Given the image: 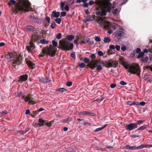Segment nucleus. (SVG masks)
Returning <instances> with one entry per match:
<instances>
[{"label": "nucleus", "instance_id": "1", "mask_svg": "<svg viewBox=\"0 0 152 152\" xmlns=\"http://www.w3.org/2000/svg\"><path fill=\"white\" fill-rule=\"evenodd\" d=\"M16 3L15 10L17 13L19 12L20 14H22L23 12H29L30 10L31 11V9L30 7V5L28 3H25L24 1L21 0H19L16 3L15 0H10L8 3V4L11 5H14Z\"/></svg>", "mask_w": 152, "mask_h": 152}, {"label": "nucleus", "instance_id": "2", "mask_svg": "<svg viewBox=\"0 0 152 152\" xmlns=\"http://www.w3.org/2000/svg\"><path fill=\"white\" fill-rule=\"evenodd\" d=\"M107 18V17H104V19L102 17H99L97 20V22L101 28H110V22L106 20Z\"/></svg>", "mask_w": 152, "mask_h": 152}, {"label": "nucleus", "instance_id": "3", "mask_svg": "<svg viewBox=\"0 0 152 152\" xmlns=\"http://www.w3.org/2000/svg\"><path fill=\"white\" fill-rule=\"evenodd\" d=\"M125 35V33L121 30L116 31L113 34V36L117 37L119 40L123 37Z\"/></svg>", "mask_w": 152, "mask_h": 152}, {"label": "nucleus", "instance_id": "4", "mask_svg": "<svg viewBox=\"0 0 152 152\" xmlns=\"http://www.w3.org/2000/svg\"><path fill=\"white\" fill-rule=\"evenodd\" d=\"M135 123H131L125 126L126 130L127 131H130L137 128Z\"/></svg>", "mask_w": 152, "mask_h": 152}, {"label": "nucleus", "instance_id": "5", "mask_svg": "<svg viewBox=\"0 0 152 152\" xmlns=\"http://www.w3.org/2000/svg\"><path fill=\"white\" fill-rule=\"evenodd\" d=\"M47 53L52 57H53L55 55L56 51L54 48L52 47H50L48 48Z\"/></svg>", "mask_w": 152, "mask_h": 152}, {"label": "nucleus", "instance_id": "6", "mask_svg": "<svg viewBox=\"0 0 152 152\" xmlns=\"http://www.w3.org/2000/svg\"><path fill=\"white\" fill-rule=\"evenodd\" d=\"M39 81L43 83H48L51 81V80L49 77H47L45 76L44 77L41 76L39 77Z\"/></svg>", "mask_w": 152, "mask_h": 152}, {"label": "nucleus", "instance_id": "7", "mask_svg": "<svg viewBox=\"0 0 152 152\" xmlns=\"http://www.w3.org/2000/svg\"><path fill=\"white\" fill-rule=\"evenodd\" d=\"M139 71L138 68L135 66H132L129 69V72L132 74H134L137 73Z\"/></svg>", "mask_w": 152, "mask_h": 152}, {"label": "nucleus", "instance_id": "8", "mask_svg": "<svg viewBox=\"0 0 152 152\" xmlns=\"http://www.w3.org/2000/svg\"><path fill=\"white\" fill-rule=\"evenodd\" d=\"M101 12L98 11L96 12V14L97 15H99L100 16H104L106 15L107 13L106 10L103 9L101 10Z\"/></svg>", "mask_w": 152, "mask_h": 152}, {"label": "nucleus", "instance_id": "9", "mask_svg": "<svg viewBox=\"0 0 152 152\" xmlns=\"http://www.w3.org/2000/svg\"><path fill=\"white\" fill-rule=\"evenodd\" d=\"M28 78V75L27 74L21 75L19 76L18 82H21L22 81H24L26 80Z\"/></svg>", "mask_w": 152, "mask_h": 152}, {"label": "nucleus", "instance_id": "10", "mask_svg": "<svg viewBox=\"0 0 152 152\" xmlns=\"http://www.w3.org/2000/svg\"><path fill=\"white\" fill-rule=\"evenodd\" d=\"M7 57L9 61H12L15 59L14 56L12 53L10 54L8 53L7 55Z\"/></svg>", "mask_w": 152, "mask_h": 152}, {"label": "nucleus", "instance_id": "11", "mask_svg": "<svg viewBox=\"0 0 152 152\" xmlns=\"http://www.w3.org/2000/svg\"><path fill=\"white\" fill-rule=\"evenodd\" d=\"M21 59L19 58H17L14 61H13L12 64L14 66L16 65H19L21 63Z\"/></svg>", "mask_w": 152, "mask_h": 152}, {"label": "nucleus", "instance_id": "12", "mask_svg": "<svg viewBox=\"0 0 152 152\" xmlns=\"http://www.w3.org/2000/svg\"><path fill=\"white\" fill-rule=\"evenodd\" d=\"M30 19L31 20L36 23H39L40 22L38 17H35L33 16H31L30 17Z\"/></svg>", "mask_w": 152, "mask_h": 152}, {"label": "nucleus", "instance_id": "13", "mask_svg": "<svg viewBox=\"0 0 152 152\" xmlns=\"http://www.w3.org/2000/svg\"><path fill=\"white\" fill-rule=\"evenodd\" d=\"M60 15V12H56V11H53L51 15V18H53L56 17L58 18Z\"/></svg>", "mask_w": 152, "mask_h": 152}, {"label": "nucleus", "instance_id": "14", "mask_svg": "<svg viewBox=\"0 0 152 152\" xmlns=\"http://www.w3.org/2000/svg\"><path fill=\"white\" fill-rule=\"evenodd\" d=\"M69 42H66L62 46V48L65 50H69Z\"/></svg>", "mask_w": 152, "mask_h": 152}, {"label": "nucleus", "instance_id": "15", "mask_svg": "<svg viewBox=\"0 0 152 152\" xmlns=\"http://www.w3.org/2000/svg\"><path fill=\"white\" fill-rule=\"evenodd\" d=\"M122 65L126 69H128V67L130 66V64L128 61H123L122 63Z\"/></svg>", "mask_w": 152, "mask_h": 152}, {"label": "nucleus", "instance_id": "16", "mask_svg": "<svg viewBox=\"0 0 152 152\" xmlns=\"http://www.w3.org/2000/svg\"><path fill=\"white\" fill-rule=\"evenodd\" d=\"M39 123V127L43 126L45 125V121L42 118H39L38 120Z\"/></svg>", "mask_w": 152, "mask_h": 152}, {"label": "nucleus", "instance_id": "17", "mask_svg": "<svg viewBox=\"0 0 152 152\" xmlns=\"http://www.w3.org/2000/svg\"><path fill=\"white\" fill-rule=\"evenodd\" d=\"M94 16L93 15H87V17L85 18V20L86 21H91L94 20Z\"/></svg>", "mask_w": 152, "mask_h": 152}, {"label": "nucleus", "instance_id": "18", "mask_svg": "<svg viewBox=\"0 0 152 152\" xmlns=\"http://www.w3.org/2000/svg\"><path fill=\"white\" fill-rule=\"evenodd\" d=\"M123 43L124 44V45L125 47H126L127 49H131V46L129 42H127L123 41Z\"/></svg>", "mask_w": 152, "mask_h": 152}, {"label": "nucleus", "instance_id": "19", "mask_svg": "<svg viewBox=\"0 0 152 152\" xmlns=\"http://www.w3.org/2000/svg\"><path fill=\"white\" fill-rule=\"evenodd\" d=\"M29 130V128H27L24 131L23 130H18V131L17 132V133H20V134L22 135H23L24 134L26 133L27 132H28Z\"/></svg>", "mask_w": 152, "mask_h": 152}, {"label": "nucleus", "instance_id": "20", "mask_svg": "<svg viewBox=\"0 0 152 152\" xmlns=\"http://www.w3.org/2000/svg\"><path fill=\"white\" fill-rule=\"evenodd\" d=\"M107 125V124H106L104 125H103L102 127H99L96 128V129L94 130V132H97L99 131H100L102 130L104 128H105L106 126Z\"/></svg>", "mask_w": 152, "mask_h": 152}, {"label": "nucleus", "instance_id": "21", "mask_svg": "<svg viewBox=\"0 0 152 152\" xmlns=\"http://www.w3.org/2000/svg\"><path fill=\"white\" fill-rule=\"evenodd\" d=\"M111 41V39L109 37H104V38L103 41L105 43H109Z\"/></svg>", "mask_w": 152, "mask_h": 152}, {"label": "nucleus", "instance_id": "22", "mask_svg": "<svg viewBox=\"0 0 152 152\" xmlns=\"http://www.w3.org/2000/svg\"><path fill=\"white\" fill-rule=\"evenodd\" d=\"M142 147H141V145L137 147L134 146H130L129 149L132 150H135L136 149H142Z\"/></svg>", "mask_w": 152, "mask_h": 152}, {"label": "nucleus", "instance_id": "23", "mask_svg": "<svg viewBox=\"0 0 152 152\" xmlns=\"http://www.w3.org/2000/svg\"><path fill=\"white\" fill-rule=\"evenodd\" d=\"M147 125H144L137 129L136 130H135L134 132H137L138 130H143L146 129L147 127Z\"/></svg>", "mask_w": 152, "mask_h": 152}, {"label": "nucleus", "instance_id": "24", "mask_svg": "<svg viewBox=\"0 0 152 152\" xmlns=\"http://www.w3.org/2000/svg\"><path fill=\"white\" fill-rule=\"evenodd\" d=\"M105 9L106 12H110L112 10L111 6L109 5L106 6L105 7Z\"/></svg>", "mask_w": 152, "mask_h": 152}, {"label": "nucleus", "instance_id": "25", "mask_svg": "<svg viewBox=\"0 0 152 152\" xmlns=\"http://www.w3.org/2000/svg\"><path fill=\"white\" fill-rule=\"evenodd\" d=\"M88 112L85 111L82 112H79L78 114L80 115H87L88 114Z\"/></svg>", "mask_w": 152, "mask_h": 152}, {"label": "nucleus", "instance_id": "26", "mask_svg": "<svg viewBox=\"0 0 152 152\" xmlns=\"http://www.w3.org/2000/svg\"><path fill=\"white\" fill-rule=\"evenodd\" d=\"M142 149L143 148H148L150 147H152V145L150 144H141V145Z\"/></svg>", "mask_w": 152, "mask_h": 152}, {"label": "nucleus", "instance_id": "27", "mask_svg": "<svg viewBox=\"0 0 152 152\" xmlns=\"http://www.w3.org/2000/svg\"><path fill=\"white\" fill-rule=\"evenodd\" d=\"M77 148L74 147V148H67V152H75V150H76Z\"/></svg>", "mask_w": 152, "mask_h": 152}, {"label": "nucleus", "instance_id": "28", "mask_svg": "<svg viewBox=\"0 0 152 152\" xmlns=\"http://www.w3.org/2000/svg\"><path fill=\"white\" fill-rule=\"evenodd\" d=\"M102 63L104 66L106 67L109 65L110 63L108 61H102Z\"/></svg>", "mask_w": 152, "mask_h": 152}, {"label": "nucleus", "instance_id": "29", "mask_svg": "<svg viewBox=\"0 0 152 152\" xmlns=\"http://www.w3.org/2000/svg\"><path fill=\"white\" fill-rule=\"evenodd\" d=\"M22 30V29H15L14 31L17 32V33L18 34H21L23 35L24 34V32Z\"/></svg>", "mask_w": 152, "mask_h": 152}, {"label": "nucleus", "instance_id": "30", "mask_svg": "<svg viewBox=\"0 0 152 152\" xmlns=\"http://www.w3.org/2000/svg\"><path fill=\"white\" fill-rule=\"evenodd\" d=\"M77 120L79 122V123L81 124H84L85 121L83 119H81L79 118L77 119Z\"/></svg>", "mask_w": 152, "mask_h": 152}, {"label": "nucleus", "instance_id": "31", "mask_svg": "<svg viewBox=\"0 0 152 152\" xmlns=\"http://www.w3.org/2000/svg\"><path fill=\"white\" fill-rule=\"evenodd\" d=\"M72 120V118H71L68 117L66 119L63 120L61 122L62 123H66L69 122Z\"/></svg>", "mask_w": 152, "mask_h": 152}, {"label": "nucleus", "instance_id": "32", "mask_svg": "<svg viewBox=\"0 0 152 152\" xmlns=\"http://www.w3.org/2000/svg\"><path fill=\"white\" fill-rule=\"evenodd\" d=\"M67 38L68 40L71 41L75 38V36L72 35H68Z\"/></svg>", "mask_w": 152, "mask_h": 152}, {"label": "nucleus", "instance_id": "33", "mask_svg": "<svg viewBox=\"0 0 152 152\" xmlns=\"http://www.w3.org/2000/svg\"><path fill=\"white\" fill-rule=\"evenodd\" d=\"M135 50H133L130 53L129 57L130 58H132L134 57L135 55Z\"/></svg>", "mask_w": 152, "mask_h": 152}, {"label": "nucleus", "instance_id": "34", "mask_svg": "<svg viewBox=\"0 0 152 152\" xmlns=\"http://www.w3.org/2000/svg\"><path fill=\"white\" fill-rule=\"evenodd\" d=\"M148 60V56H145V57H142V58L141 61L143 62H147Z\"/></svg>", "mask_w": 152, "mask_h": 152}, {"label": "nucleus", "instance_id": "35", "mask_svg": "<svg viewBox=\"0 0 152 152\" xmlns=\"http://www.w3.org/2000/svg\"><path fill=\"white\" fill-rule=\"evenodd\" d=\"M134 101H129L127 102V104L130 106L134 105Z\"/></svg>", "mask_w": 152, "mask_h": 152}, {"label": "nucleus", "instance_id": "36", "mask_svg": "<svg viewBox=\"0 0 152 152\" xmlns=\"http://www.w3.org/2000/svg\"><path fill=\"white\" fill-rule=\"evenodd\" d=\"M144 122V120H140L136 122L135 123L136 126H138V125H140L142 124V123Z\"/></svg>", "mask_w": 152, "mask_h": 152}, {"label": "nucleus", "instance_id": "37", "mask_svg": "<svg viewBox=\"0 0 152 152\" xmlns=\"http://www.w3.org/2000/svg\"><path fill=\"white\" fill-rule=\"evenodd\" d=\"M40 42L43 44H48V41L46 40L45 39H42L40 40Z\"/></svg>", "mask_w": 152, "mask_h": 152}, {"label": "nucleus", "instance_id": "38", "mask_svg": "<svg viewBox=\"0 0 152 152\" xmlns=\"http://www.w3.org/2000/svg\"><path fill=\"white\" fill-rule=\"evenodd\" d=\"M55 20L57 23L59 24L61 23V18H56V19H55Z\"/></svg>", "mask_w": 152, "mask_h": 152}, {"label": "nucleus", "instance_id": "39", "mask_svg": "<svg viewBox=\"0 0 152 152\" xmlns=\"http://www.w3.org/2000/svg\"><path fill=\"white\" fill-rule=\"evenodd\" d=\"M131 137H132V138H135L138 137H141V135L140 134H134L133 135H132L130 136Z\"/></svg>", "mask_w": 152, "mask_h": 152}, {"label": "nucleus", "instance_id": "40", "mask_svg": "<svg viewBox=\"0 0 152 152\" xmlns=\"http://www.w3.org/2000/svg\"><path fill=\"white\" fill-rule=\"evenodd\" d=\"M52 43L54 47H56L57 46L58 43L57 42L54 40H53L52 41Z\"/></svg>", "mask_w": 152, "mask_h": 152}, {"label": "nucleus", "instance_id": "41", "mask_svg": "<svg viewBox=\"0 0 152 152\" xmlns=\"http://www.w3.org/2000/svg\"><path fill=\"white\" fill-rule=\"evenodd\" d=\"M8 113V112L6 110H4V111L0 112V114L1 115H4L7 114Z\"/></svg>", "mask_w": 152, "mask_h": 152}, {"label": "nucleus", "instance_id": "42", "mask_svg": "<svg viewBox=\"0 0 152 152\" xmlns=\"http://www.w3.org/2000/svg\"><path fill=\"white\" fill-rule=\"evenodd\" d=\"M65 2H62L60 3V6L61 9L63 10H64V7L65 4Z\"/></svg>", "mask_w": 152, "mask_h": 152}, {"label": "nucleus", "instance_id": "43", "mask_svg": "<svg viewBox=\"0 0 152 152\" xmlns=\"http://www.w3.org/2000/svg\"><path fill=\"white\" fill-rule=\"evenodd\" d=\"M67 90L65 88H59V92L61 93H63L64 91H66Z\"/></svg>", "mask_w": 152, "mask_h": 152}, {"label": "nucleus", "instance_id": "44", "mask_svg": "<svg viewBox=\"0 0 152 152\" xmlns=\"http://www.w3.org/2000/svg\"><path fill=\"white\" fill-rule=\"evenodd\" d=\"M79 66L81 68H83L85 67V66H86V65L84 63L82 62L80 64H79Z\"/></svg>", "mask_w": 152, "mask_h": 152}, {"label": "nucleus", "instance_id": "45", "mask_svg": "<svg viewBox=\"0 0 152 152\" xmlns=\"http://www.w3.org/2000/svg\"><path fill=\"white\" fill-rule=\"evenodd\" d=\"M17 96L18 97H20V96H24V95H23L22 92L20 91V92H18V94L17 95Z\"/></svg>", "mask_w": 152, "mask_h": 152}, {"label": "nucleus", "instance_id": "46", "mask_svg": "<svg viewBox=\"0 0 152 152\" xmlns=\"http://www.w3.org/2000/svg\"><path fill=\"white\" fill-rule=\"evenodd\" d=\"M84 61L86 63H88L89 62V59L87 58H85L83 59Z\"/></svg>", "mask_w": 152, "mask_h": 152}, {"label": "nucleus", "instance_id": "47", "mask_svg": "<svg viewBox=\"0 0 152 152\" xmlns=\"http://www.w3.org/2000/svg\"><path fill=\"white\" fill-rule=\"evenodd\" d=\"M70 56L71 58H73L74 59H75L76 57L75 56V52H74L70 54Z\"/></svg>", "mask_w": 152, "mask_h": 152}, {"label": "nucleus", "instance_id": "48", "mask_svg": "<svg viewBox=\"0 0 152 152\" xmlns=\"http://www.w3.org/2000/svg\"><path fill=\"white\" fill-rule=\"evenodd\" d=\"M104 99V98H101L100 99L98 98L97 99L96 101L97 102L99 103H100L101 101H102L103 99Z\"/></svg>", "mask_w": 152, "mask_h": 152}, {"label": "nucleus", "instance_id": "49", "mask_svg": "<svg viewBox=\"0 0 152 152\" xmlns=\"http://www.w3.org/2000/svg\"><path fill=\"white\" fill-rule=\"evenodd\" d=\"M39 113V112H38V110L36 111H33L32 112V113L31 114V115H32L33 114L34 115L33 116L34 117L35 116V115Z\"/></svg>", "mask_w": 152, "mask_h": 152}, {"label": "nucleus", "instance_id": "50", "mask_svg": "<svg viewBox=\"0 0 152 152\" xmlns=\"http://www.w3.org/2000/svg\"><path fill=\"white\" fill-rule=\"evenodd\" d=\"M72 83L71 81H68L66 82V85L68 87H70L72 85Z\"/></svg>", "mask_w": 152, "mask_h": 152}, {"label": "nucleus", "instance_id": "51", "mask_svg": "<svg viewBox=\"0 0 152 152\" xmlns=\"http://www.w3.org/2000/svg\"><path fill=\"white\" fill-rule=\"evenodd\" d=\"M127 84V83L124 81H121L120 82V84L122 86H125Z\"/></svg>", "mask_w": 152, "mask_h": 152}, {"label": "nucleus", "instance_id": "52", "mask_svg": "<svg viewBox=\"0 0 152 152\" xmlns=\"http://www.w3.org/2000/svg\"><path fill=\"white\" fill-rule=\"evenodd\" d=\"M102 67L100 65H98L97 66L96 69V70L99 71L102 70Z\"/></svg>", "mask_w": 152, "mask_h": 152}, {"label": "nucleus", "instance_id": "53", "mask_svg": "<svg viewBox=\"0 0 152 152\" xmlns=\"http://www.w3.org/2000/svg\"><path fill=\"white\" fill-rule=\"evenodd\" d=\"M61 34L60 33H59L57 34L56 36V38L58 39H61Z\"/></svg>", "mask_w": 152, "mask_h": 152}, {"label": "nucleus", "instance_id": "54", "mask_svg": "<svg viewBox=\"0 0 152 152\" xmlns=\"http://www.w3.org/2000/svg\"><path fill=\"white\" fill-rule=\"evenodd\" d=\"M28 65L29 68L31 69H34V67H33V66L34 65L32 63H29L28 64Z\"/></svg>", "mask_w": 152, "mask_h": 152}, {"label": "nucleus", "instance_id": "55", "mask_svg": "<svg viewBox=\"0 0 152 152\" xmlns=\"http://www.w3.org/2000/svg\"><path fill=\"white\" fill-rule=\"evenodd\" d=\"M31 98L29 96H26L24 99V100L26 102H27L30 100Z\"/></svg>", "mask_w": 152, "mask_h": 152}, {"label": "nucleus", "instance_id": "56", "mask_svg": "<svg viewBox=\"0 0 152 152\" xmlns=\"http://www.w3.org/2000/svg\"><path fill=\"white\" fill-rule=\"evenodd\" d=\"M56 25V24L54 22H53L51 23L50 27L51 28H53L55 27V26Z\"/></svg>", "mask_w": 152, "mask_h": 152}, {"label": "nucleus", "instance_id": "57", "mask_svg": "<svg viewBox=\"0 0 152 152\" xmlns=\"http://www.w3.org/2000/svg\"><path fill=\"white\" fill-rule=\"evenodd\" d=\"M95 40L96 41L99 42H100L101 41V39L100 38L96 36H95Z\"/></svg>", "mask_w": 152, "mask_h": 152}, {"label": "nucleus", "instance_id": "58", "mask_svg": "<svg viewBox=\"0 0 152 152\" xmlns=\"http://www.w3.org/2000/svg\"><path fill=\"white\" fill-rule=\"evenodd\" d=\"M27 50L29 53H31L33 50V49L30 48L28 46L27 47Z\"/></svg>", "mask_w": 152, "mask_h": 152}, {"label": "nucleus", "instance_id": "59", "mask_svg": "<svg viewBox=\"0 0 152 152\" xmlns=\"http://www.w3.org/2000/svg\"><path fill=\"white\" fill-rule=\"evenodd\" d=\"M27 50L29 53H31L33 50V49L30 48L28 46L27 47Z\"/></svg>", "mask_w": 152, "mask_h": 152}, {"label": "nucleus", "instance_id": "60", "mask_svg": "<svg viewBox=\"0 0 152 152\" xmlns=\"http://www.w3.org/2000/svg\"><path fill=\"white\" fill-rule=\"evenodd\" d=\"M97 54L99 56H102L103 55L102 52L100 50L98 51Z\"/></svg>", "mask_w": 152, "mask_h": 152}, {"label": "nucleus", "instance_id": "61", "mask_svg": "<svg viewBox=\"0 0 152 152\" xmlns=\"http://www.w3.org/2000/svg\"><path fill=\"white\" fill-rule=\"evenodd\" d=\"M95 4L97 5H99L100 4L101 2L99 0H96Z\"/></svg>", "mask_w": 152, "mask_h": 152}, {"label": "nucleus", "instance_id": "62", "mask_svg": "<svg viewBox=\"0 0 152 152\" xmlns=\"http://www.w3.org/2000/svg\"><path fill=\"white\" fill-rule=\"evenodd\" d=\"M88 115H90L91 116H94L96 115V114L95 113L90 112H88Z\"/></svg>", "mask_w": 152, "mask_h": 152}, {"label": "nucleus", "instance_id": "63", "mask_svg": "<svg viewBox=\"0 0 152 152\" xmlns=\"http://www.w3.org/2000/svg\"><path fill=\"white\" fill-rule=\"evenodd\" d=\"M47 126L48 127H50L51 126V122L45 123V126Z\"/></svg>", "mask_w": 152, "mask_h": 152}, {"label": "nucleus", "instance_id": "64", "mask_svg": "<svg viewBox=\"0 0 152 152\" xmlns=\"http://www.w3.org/2000/svg\"><path fill=\"white\" fill-rule=\"evenodd\" d=\"M116 86V85L114 83H112L110 85V87L112 88H115Z\"/></svg>", "mask_w": 152, "mask_h": 152}]
</instances>
